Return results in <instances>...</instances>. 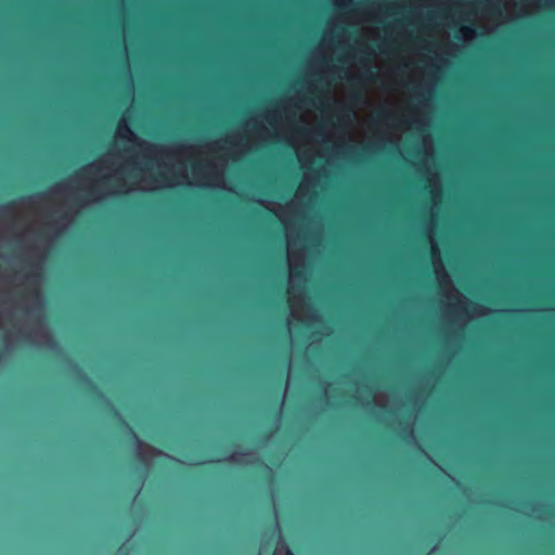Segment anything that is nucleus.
Here are the masks:
<instances>
[{
	"mask_svg": "<svg viewBox=\"0 0 555 555\" xmlns=\"http://www.w3.org/2000/svg\"><path fill=\"white\" fill-rule=\"evenodd\" d=\"M330 334H331V331L328 328H325L323 332V335H330Z\"/></svg>",
	"mask_w": 555,
	"mask_h": 555,
	"instance_id": "21",
	"label": "nucleus"
},
{
	"mask_svg": "<svg viewBox=\"0 0 555 555\" xmlns=\"http://www.w3.org/2000/svg\"><path fill=\"white\" fill-rule=\"evenodd\" d=\"M343 384L345 385V384H347V382H343ZM348 384H349V389L344 388L341 390V393L337 395L338 397L343 398V397H345V395H348L349 392H352V391H353L352 396L354 397L356 387H357L358 384L354 383L353 380H348Z\"/></svg>",
	"mask_w": 555,
	"mask_h": 555,
	"instance_id": "17",
	"label": "nucleus"
},
{
	"mask_svg": "<svg viewBox=\"0 0 555 555\" xmlns=\"http://www.w3.org/2000/svg\"><path fill=\"white\" fill-rule=\"evenodd\" d=\"M272 140L274 130L264 112L248 118L242 129L202 144L150 143L122 117L114 149L40 194L61 228L67 229L81 208L109 195L178 185L231 191L224 182L229 160H238L257 144Z\"/></svg>",
	"mask_w": 555,
	"mask_h": 555,
	"instance_id": "2",
	"label": "nucleus"
},
{
	"mask_svg": "<svg viewBox=\"0 0 555 555\" xmlns=\"http://www.w3.org/2000/svg\"><path fill=\"white\" fill-rule=\"evenodd\" d=\"M349 36H338L344 49L339 60L346 68L328 79H318L314 92L292 85V94L264 111L275 140L294 147L306 169L295 196L285 205L257 199L283 223L286 235L289 310H315L305 294L306 244L297 223L304 219L305 201L326 177L327 167L339 160L358 162L363 154L399 145L401 133L426 126L436 88L435 77L404 61L383 70L370 44L350 49Z\"/></svg>",
	"mask_w": 555,
	"mask_h": 555,
	"instance_id": "1",
	"label": "nucleus"
},
{
	"mask_svg": "<svg viewBox=\"0 0 555 555\" xmlns=\"http://www.w3.org/2000/svg\"><path fill=\"white\" fill-rule=\"evenodd\" d=\"M287 330H288V333H289L291 343L293 344L294 334H293V326H292V321L291 320L287 321Z\"/></svg>",
	"mask_w": 555,
	"mask_h": 555,
	"instance_id": "19",
	"label": "nucleus"
},
{
	"mask_svg": "<svg viewBox=\"0 0 555 555\" xmlns=\"http://www.w3.org/2000/svg\"><path fill=\"white\" fill-rule=\"evenodd\" d=\"M273 555H294L289 547L284 543L282 537H280L278 545L274 550Z\"/></svg>",
	"mask_w": 555,
	"mask_h": 555,
	"instance_id": "16",
	"label": "nucleus"
},
{
	"mask_svg": "<svg viewBox=\"0 0 555 555\" xmlns=\"http://www.w3.org/2000/svg\"><path fill=\"white\" fill-rule=\"evenodd\" d=\"M44 199L37 193L0 206V330L8 353L21 343L59 349L41 286L49 251L66 229Z\"/></svg>",
	"mask_w": 555,
	"mask_h": 555,
	"instance_id": "3",
	"label": "nucleus"
},
{
	"mask_svg": "<svg viewBox=\"0 0 555 555\" xmlns=\"http://www.w3.org/2000/svg\"><path fill=\"white\" fill-rule=\"evenodd\" d=\"M433 44H428V51L433 52V56H425V68H422L425 72V76L435 77L438 79L439 73L447 67L448 59L438 50L431 49Z\"/></svg>",
	"mask_w": 555,
	"mask_h": 555,
	"instance_id": "9",
	"label": "nucleus"
},
{
	"mask_svg": "<svg viewBox=\"0 0 555 555\" xmlns=\"http://www.w3.org/2000/svg\"><path fill=\"white\" fill-rule=\"evenodd\" d=\"M289 378H291V375L288 374V375H287V382L289 380ZM287 387H288V383L286 384V388H287Z\"/></svg>",
	"mask_w": 555,
	"mask_h": 555,
	"instance_id": "23",
	"label": "nucleus"
},
{
	"mask_svg": "<svg viewBox=\"0 0 555 555\" xmlns=\"http://www.w3.org/2000/svg\"><path fill=\"white\" fill-rule=\"evenodd\" d=\"M427 5L461 4L465 18L491 34L507 22L552 5L553 0H424Z\"/></svg>",
	"mask_w": 555,
	"mask_h": 555,
	"instance_id": "5",
	"label": "nucleus"
},
{
	"mask_svg": "<svg viewBox=\"0 0 555 555\" xmlns=\"http://www.w3.org/2000/svg\"><path fill=\"white\" fill-rule=\"evenodd\" d=\"M322 388H323V393H324V397H325V400H326V402H325V406H327V405L330 404V401H331L332 399H335V398H336L335 392H336V390H337V387H334V386H333V385H331V384H324V385L322 386Z\"/></svg>",
	"mask_w": 555,
	"mask_h": 555,
	"instance_id": "15",
	"label": "nucleus"
},
{
	"mask_svg": "<svg viewBox=\"0 0 555 555\" xmlns=\"http://www.w3.org/2000/svg\"><path fill=\"white\" fill-rule=\"evenodd\" d=\"M356 400L362 405H369L372 401L378 408L385 409L390 414V423L402 426V431L408 433L412 442L422 453L426 454L422 449L414 435V425L420 409L418 399L415 397L399 398L398 396H389L384 391H374L369 384H360L356 387Z\"/></svg>",
	"mask_w": 555,
	"mask_h": 555,
	"instance_id": "7",
	"label": "nucleus"
},
{
	"mask_svg": "<svg viewBox=\"0 0 555 555\" xmlns=\"http://www.w3.org/2000/svg\"><path fill=\"white\" fill-rule=\"evenodd\" d=\"M409 8L412 10V21L410 24H414V21H420L426 15L429 22H435L438 18L439 9H454L459 14V22H469L465 18L464 7L461 4H449V5H427L424 0H410ZM406 8L405 3L402 2H380L372 1L363 8H349L345 11H338L328 21L325 30L323 33L320 43L311 52L308 62L305 76L301 82H295L294 85H304V90L308 92H314L318 87V79H328L331 75L335 74V69L346 68V65L339 60L344 49L340 47L338 36L341 31H346L351 38L348 30L345 28L337 29L339 24L346 25H360L364 22L384 23L386 18L401 14ZM350 49L359 52L361 44H367L361 40L349 39Z\"/></svg>",
	"mask_w": 555,
	"mask_h": 555,
	"instance_id": "4",
	"label": "nucleus"
},
{
	"mask_svg": "<svg viewBox=\"0 0 555 555\" xmlns=\"http://www.w3.org/2000/svg\"><path fill=\"white\" fill-rule=\"evenodd\" d=\"M406 35L408 25L401 18L390 21L385 26V36L391 41H396L402 37H405Z\"/></svg>",
	"mask_w": 555,
	"mask_h": 555,
	"instance_id": "11",
	"label": "nucleus"
},
{
	"mask_svg": "<svg viewBox=\"0 0 555 555\" xmlns=\"http://www.w3.org/2000/svg\"><path fill=\"white\" fill-rule=\"evenodd\" d=\"M365 38L370 40H380L382 39V30L377 26H365L362 29Z\"/></svg>",
	"mask_w": 555,
	"mask_h": 555,
	"instance_id": "14",
	"label": "nucleus"
},
{
	"mask_svg": "<svg viewBox=\"0 0 555 555\" xmlns=\"http://www.w3.org/2000/svg\"><path fill=\"white\" fill-rule=\"evenodd\" d=\"M477 36L476 28L473 25H461L456 33V38L463 43L473 41Z\"/></svg>",
	"mask_w": 555,
	"mask_h": 555,
	"instance_id": "13",
	"label": "nucleus"
},
{
	"mask_svg": "<svg viewBox=\"0 0 555 555\" xmlns=\"http://www.w3.org/2000/svg\"><path fill=\"white\" fill-rule=\"evenodd\" d=\"M225 461L240 464H254L259 461L257 452H234Z\"/></svg>",
	"mask_w": 555,
	"mask_h": 555,
	"instance_id": "12",
	"label": "nucleus"
},
{
	"mask_svg": "<svg viewBox=\"0 0 555 555\" xmlns=\"http://www.w3.org/2000/svg\"><path fill=\"white\" fill-rule=\"evenodd\" d=\"M78 374H79V376H80L83 380L88 382V378L86 377V375H83L81 372H78Z\"/></svg>",
	"mask_w": 555,
	"mask_h": 555,
	"instance_id": "20",
	"label": "nucleus"
},
{
	"mask_svg": "<svg viewBox=\"0 0 555 555\" xmlns=\"http://www.w3.org/2000/svg\"><path fill=\"white\" fill-rule=\"evenodd\" d=\"M450 18H451V16H449V15H446V16H444V20H446L447 22H449V20H450Z\"/></svg>",
	"mask_w": 555,
	"mask_h": 555,
	"instance_id": "22",
	"label": "nucleus"
},
{
	"mask_svg": "<svg viewBox=\"0 0 555 555\" xmlns=\"http://www.w3.org/2000/svg\"><path fill=\"white\" fill-rule=\"evenodd\" d=\"M555 4V0H553L552 5Z\"/></svg>",
	"mask_w": 555,
	"mask_h": 555,
	"instance_id": "24",
	"label": "nucleus"
},
{
	"mask_svg": "<svg viewBox=\"0 0 555 555\" xmlns=\"http://www.w3.org/2000/svg\"><path fill=\"white\" fill-rule=\"evenodd\" d=\"M428 238L436 279L442 296L447 299V302L442 306L443 319L449 323L464 326L474 318L488 315L491 312L490 309L478 304H472L469 299L453 285L443 266L438 243L433 235V227L428 230Z\"/></svg>",
	"mask_w": 555,
	"mask_h": 555,
	"instance_id": "6",
	"label": "nucleus"
},
{
	"mask_svg": "<svg viewBox=\"0 0 555 555\" xmlns=\"http://www.w3.org/2000/svg\"><path fill=\"white\" fill-rule=\"evenodd\" d=\"M333 3L337 9H347L351 5L352 0H333Z\"/></svg>",
	"mask_w": 555,
	"mask_h": 555,
	"instance_id": "18",
	"label": "nucleus"
},
{
	"mask_svg": "<svg viewBox=\"0 0 555 555\" xmlns=\"http://www.w3.org/2000/svg\"><path fill=\"white\" fill-rule=\"evenodd\" d=\"M403 158L411 163L415 170L426 180L430 199H431V215L439 206L442 199V186L438 171L435 164V147L430 134H424L417 145V155L415 159H411L408 155L401 152Z\"/></svg>",
	"mask_w": 555,
	"mask_h": 555,
	"instance_id": "8",
	"label": "nucleus"
},
{
	"mask_svg": "<svg viewBox=\"0 0 555 555\" xmlns=\"http://www.w3.org/2000/svg\"><path fill=\"white\" fill-rule=\"evenodd\" d=\"M130 431L137 444V455L142 462L147 463L150 457L158 455L169 457L168 454L162 452L160 450L155 449L149 444H145L142 440H140L138 435L132 429H130Z\"/></svg>",
	"mask_w": 555,
	"mask_h": 555,
	"instance_id": "10",
	"label": "nucleus"
}]
</instances>
